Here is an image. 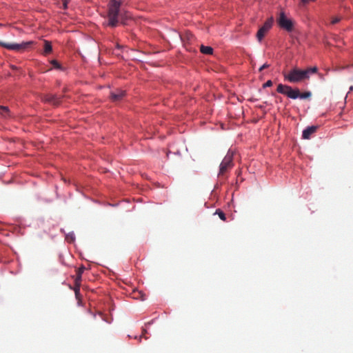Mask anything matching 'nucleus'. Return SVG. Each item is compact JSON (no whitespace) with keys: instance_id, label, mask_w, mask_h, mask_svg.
<instances>
[{"instance_id":"f257e3e1","label":"nucleus","mask_w":353,"mask_h":353,"mask_svg":"<svg viewBox=\"0 0 353 353\" xmlns=\"http://www.w3.org/2000/svg\"><path fill=\"white\" fill-rule=\"evenodd\" d=\"M121 2L116 0H112L109 3L108 7V26L111 27H116L119 22V17H120L121 23L125 24V19L130 17L127 16L123 17V14L120 13Z\"/></svg>"},{"instance_id":"f03ea898","label":"nucleus","mask_w":353,"mask_h":353,"mask_svg":"<svg viewBox=\"0 0 353 353\" xmlns=\"http://www.w3.org/2000/svg\"><path fill=\"white\" fill-rule=\"evenodd\" d=\"M276 91L277 92L286 95L288 97L292 99H296L298 98L301 99H306L310 98L312 96V93L310 91L301 93L299 88L293 89L291 86L283 85L282 83H279L278 85Z\"/></svg>"},{"instance_id":"7ed1b4c3","label":"nucleus","mask_w":353,"mask_h":353,"mask_svg":"<svg viewBox=\"0 0 353 353\" xmlns=\"http://www.w3.org/2000/svg\"><path fill=\"white\" fill-rule=\"evenodd\" d=\"M283 77L285 80L292 83H299L309 79L307 72L297 67L291 69L288 73H283Z\"/></svg>"},{"instance_id":"20e7f679","label":"nucleus","mask_w":353,"mask_h":353,"mask_svg":"<svg viewBox=\"0 0 353 353\" xmlns=\"http://www.w3.org/2000/svg\"><path fill=\"white\" fill-rule=\"evenodd\" d=\"M276 21L279 27L288 32H291L294 30V21L288 18L284 12H281L276 19Z\"/></svg>"},{"instance_id":"39448f33","label":"nucleus","mask_w":353,"mask_h":353,"mask_svg":"<svg viewBox=\"0 0 353 353\" xmlns=\"http://www.w3.org/2000/svg\"><path fill=\"white\" fill-rule=\"evenodd\" d=\"M233 152L229 150L221 161L219 167V175H224L229 170L232 169L233 163Z\"/></svg>"},{"instance_id":"423d86ee","label":"nucleus","mask_w":353,"mask_h":353,"mask_svg":"<svg viewBox=\"0 0 353 353\" xmlns=\"http://www.w3.org/2000/svg\"><path fill=\"white\" fill-rule=\"evenodd\" d=\"M32 43V41H28L21 43H9L0 41V46L8 50L19 51L28 48Z\"/></svg>"},{"instance_id":"0eeeda50","label":"nucleus","mask_w":353,"mask_h":353,"mask_svg":"<svg viewBox=\"0 0 353 353\" xmlns=\"http://www.w3.org/2000/svg\"><path fill=\"white\" fill-rule=\"evenodd\" d=\"M274 19L272 17L266 20L264 24L259 29L256 33V38L259 41H261L267 32L270 30L272 26Z\"/></svg>"},{"instance_id":"6e6552de","label":"nucleus","mask_w":353,"mask_h":353,"mask_svg":"<svg viewBox=\"0 0 353 353\" xmlns=\"http://www.w3.org/2000/svg\"><path fill=\"white\" fill-rule=\"evenodd\" d=\"M61 97L53 94H47L43 96V101L54 105H59L61 103Z\"/></svg>"},{"instance_id":"1a4fd4ad","label":"nucleus","mask_w":353,"mask_h":353,"mask_svg":"<svg viewBox=\"0 0 353 353\" xmlns=\"http://www.w3.org/2000/svg\"><path fill=\"white\" fill-rule=\"evenodd\" d=\"M125 95V91L121 90H117L110 94L111 100L114 102L121 101Z\"/></svg>"},{"instance_id":"9d476101","label":"nucleus","mask_w":353,"mask_h":353,"mask_svg":"<svg viewBox=\"0 0 353 353\" xmlns=\"http://www.w3.org/2000/svg\"><path fill=\"white\" fill-rule=\"evenodd\" d=\"M317 130V126L312 125L305 128L303 131L302 137L304 139H308L310 138V136L314 134Z\"/></svg>"},{"instance_id":"9b49d317","label":"nucleus","mask_w":353,"mask_h":353,"mask_svg":"<svg viewBox=\"0 0 353 353\" xmlns=\"http://www.w3.org/2000/svg\"><path fill=\"white\" fill-rule=\"evenodd\" d=\"M85 270V268L83 266L80 267L77 271V276L74 280V283H77V285H81V276L83 272Z\"/></svg>"},{"instance_id":"f8f14e48","label":"nucleus","mask_w":353,"mask_h":353,"mask_svg":"<svg viewBox=\"0 0 353 353\" xmlns=\"http://www.w3.org/2000/svg\"><path fill=\"white\" fill-rule=\"evenodd\" d=\"M200 51L201 53L205 54H212L213 48L210 46H205L201 45L200 47Z\"/></svg>"},{"instance_id":"ddd939ff","label":"nucleus","mask_w":353,"mask_h":353,"mask_svg":"<svg viewBox=\"0 0 353 353\" xmlns=\"http://www.w3.org/2000/svg\"><path fill=\"white\" fill-rule=\"evenodd\" d=\"M52 50V45H51V43L47 40H45L44 41V52H43V54L45 55H47L49 53H50Z\"/></svg>"},{"instance_id":"4468645a","label":"nucleus","mask_w":353,"mask_h":353,"mask_svg":"<svg viewBox=\"0 0 353 353\" xmlns=\"http://www.w3.org/2000/svg\"><path fill=\"white\" fill-rule=\"evenodd\" d=\"M0 114L5 118L9 117L10 110L6 106H0Z\"/></svg>"},{"instance_id":"2eb2a0df","label":"nucleus","mask_w":353,"mask_h":353,"mask_svg":"<svg viewBox=\"0 0 353 353\" xmlns=\"http://www.w3.org/2000/svg\"><path fill=\"white\" fill-rule=\"evenodd\" d=\"M214 214H217L219 216V217L222 220V221H226V216H225V213L221 210L220 209H217L214 213Z\"/></svg>"},{"instance_id":"dca6fc26","label":"nucleus","mask_w":353,"mask_h":353,"mask_svg":"<svg viewBox=\"0 0 353 353\" xmlns=\"http://www.w3.org/2000/svg\"><path fill=\"white\" fill-rule=\"evenodd\" d=\"M305 72H307V76L310 77V74H314L317 72L318 68L316 67L308 68L306 70H304Z\"/></svg>"},{"instance_id":"f3484780","label":"nucleus","mask_w":353,"mask_h":353,"mask_svg":"<svg viewBox=\"0 0 353 353\" xmlns=\"http://www.w3.org/2000/svg\"><path fill=\"white\" fill-rule=\"evenodd\" d=\"M74 293H75V296L77 297V299H79V294H80V286L81 285H77V283H74Z\"/></svg>"},{"instance_id":"a211bd4d","label":"nucleus","mask_w":353,"mask_h":353,"mask_svg":"<svg viewBox=\"0 0 353 353\" xmlns=\"http://www.w3.org/2000/svg\"><path fill=\"white\" fill-rule=\"evenodd\" d=\"M50 63L52 65V66L54 68H57V69H61V64L57 61V60H52L50 61Z\"/></svg>"},{"instance_id":"6ab92c4d","label":"nucleus","mask_w":353,"mask_h":353,"mask_svg":"<svg viewBox=\"0 0 353 353\" xmlns=\"http://www.w3.org/2000/svg\"><path fill=\"white\" fill-rule=\"evenodd\" d=\"M341 21V18L340 17H333L332 21H331V23L332 24H336L338 22H339Z\"/></svg>"},{"instance_id":"aec40b11","label":"nucleus","mask_w":353,"mask_h":353,"mask_svg":"<svg viewBox=\"0 0 353 353\" xmlns=\"http://www.w3.org/2000/svg\"><path fill=\"white\" fill-rule=\"evenodd\" d=\"M272 85V81L271 80L267 81L263 85V88L270 87Z\"/></svg>"},{"instance_id":"412c9836","label":"nucleus","mask_w":353,"mask_h":353,"mask_svg":"<svg viewBox=\"0 0 353 353\" xmlns=\"http://www.w3.org/2000/svg\"><path fill=\"white\" fill-rule=\"evenodd\" d=\"M270 66L269 64L268 63H264L260 68H259V71H262L263 70L265 69V68H268V67Z\"/></svg>"},{"instance_id":"4be33fe9","label":"nucleus","mask_w":353,"mask_h":353,"mask_svg":"<svg viewBox=\"0 0 353 353\" xmlns=\"http://www.w3.org/2000/svg\"><path fill=\"white\" fill-rule=\"evenodd\" d=\"M63 8L66 9L67 8V4L69 2V0H63Z\"/></svg>"},{"instance_id":"5701e85b","label":"nucleus","mask_w":353,"mask_h":353,"mask_svg":"<svg viewBox=\"0 0 353 353\" xmlns=\"http://www.w3.org/2000/svg\"><path fill=\"white\" fill-rule=\"evenodd\" d=\"M314 0H301V2L303 3H309L310 1H314Z\"/></svg>"},{"instance_id":"b1692460","label":"nucleus","mask_w":353,"mask_h":353,"mask_svg":"<svg viewBox=\"0 0 353 353\" xmlns=\"http://www.w3.org/2000/svg\"><path fill=\"white\" fill-rule=\"evenodd\" d=\"M350 91L353 90V86H351V87L350 88Z\"/></svg>"},{"instance_id":"393cba45","label":"nucleus","mask_w":353,"mask_h":353,"mask_svg":"<svg viewBox=\"0 0 353 353\" xmlns=\"http://www.w3.org/2000/svg\"><path fill=\"white\" fill-rule=\"evenodd\" d=\"M117 48H120V46L119 44L117 45Z\"/></svg>"},{"instance_id":"a878e982","label":"nucleus","mask_w":353,"mask_h":353,"mask_svg":"<svg viewBox=\"0 0 353 353\" xmlns=\"http://www.w3.org/2000/svg\"><path fill=\"white\" fill-rule=\"evenodd\" d=\"M352 66H353V64H352Z\"/></svg>"}]
</instances>
